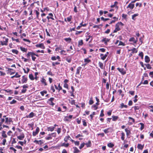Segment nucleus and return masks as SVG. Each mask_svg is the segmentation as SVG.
Masks as SVG:
<instances>
[{"mask_svg": "<svg viewBox=\"0 0 153 153\" xmlns=\"http://www.w3.org/2000/svg\"><path fill=\"white\" fill-rule=\"evenodd\" d=\"M33 52H28L26 55V56L27 57H29L30 56H31L32 59L33 61H35L36 59V57L35 56V55H33Z\"/></svg>", "mask_w": 153, "mask_h": 153, "instance_id": "obj_1", "label": "nucleus"}, {"mask_svg": "<svg viewBox=\"0 0 153 153\" xmlns=\"http://www.w3.org/2000/svg\"><path fill=\"white\" fill-rule=\"evenodd\" d=\"M54 100V98L51 97L48 100L47 102L49 105L53 106L55 105V103L53 102V101Z\"/></svg>", "mask_w": 153, "mask_h": 153, "instance_id": "obj_2", "label": "nucleus"}, {"mask_svg": "<svg viewBox=\"0 0 153 153\" xmlns=\"http://www.w3.org/2000/svg\"><path fill=\"white\" fill-rule=\"evenodd\" d=\"M12 119L10 117H6L5 118V123L7 125L10 124V122H12Z\"/></svg>", "mask_w": 153, "mask_h": 153, "instance_id": "obj_3", "label": "nucleus"}, {"mask_svg": "<svg viewBox=\"0 0 153 153\" xmlns=\"http://www.w3.org/2000/svg\"><path fill=\"white\" fill-rule=\"evenodd\" d=\"M131 51V53L129 54V57H131L132 56V54L134 53H137V50L136 48H134L131 50H128V51Z\"/></svg>", "mask_w": 153, "mask_h": 153, "instance_id": "obj_4", "label": "nucleus"}, {"mask_svg": "<svg viewBox=\"0 0 153 153\" xmlns=\"http://www.w3.org/2000/svg\"><path fill=\"white\" fill-rule=\"evenodd\" d=\"M117 69L120 72L122 75H124L126 74V71L123 68H118Z\"/></svg>", "mask_w": 153, "mask_h": 153, "instance_id": "obj_5", "label": "nucleus"}, {"mask_svg": "<svg viewBox=\"0 0 153 153\" xmlns=\"http://www.w3.org/2000/svg\"><path fill=\"white\" fill-rule=\"evenodd\" d=\"M27 81V78L25 75L22 76V79H21V82L22 83H26Z\"/></svg>", "mask_w": 153, "mask_h": 153, "instance_id": "obj_6", "label": "nucleus"}, {"mask_svg": "<svg viewBox=\"0 0 153 153\" xmlns=\"http://www.w3.org/2000/svg\"><path fill=\"white\" fill-rule=\"evenodd\" d=\"M115 27V28L113 31V33H117L118 31H120L121 30L119 26L117 24H116Z\"/></svg>", "mask_w": 153, "mask_h": 153, "instance_id": "obj_7", "label": "nucleus"}, {"mask_svg": "<svg viewBox=\"0 0 153 153\" xmlns=\"http://www.w3.org/2000/svg\"><path fill=\"white\" fill-rule=\"evenodd\" d=\"M8 42V39L7 38H5V41L2 42L1 41L0 42L2 45L3 46L4 45H7V43Z\"/></svg>", "mask_w": 153, "mask_h": 153, "instance_id": "obj_8", "label": "nucleus"}, {"mask_svg": "<svg viewBox=\"0 0 153 153\" xmlns=\"http://www.w3.org/2000/svg\"><path fill=\"white\" fill-rule=\"evenodd\" d=\"M128 119H129L128 122V124L129 125H131L133 124V123L135 122L134 119L131 117H129Z\"/></svg>", "mask_w": 153, "mask_h": 153, "instance_id": "obj_9", "label": "nucleus"}, {"mask_svg": "<svg viewBox=\"0 0 153 153\" xmlns=\"http://www.w3.org/2000/svg\"><path fill=\"white\" fill-rule=\"evenodd\" d=\"M110 40V39H108V38H103L101 40V42H104V44H105V45H107V42H109Z\"/></svg>", "mask_w": 153, "mask_h": 153, "instance_id": "obj_10", "label": "nucleus"}, {"mask_svg": "<svg viewBox=\"0 0 153 153\" xmlns=\"http://www.w3.org/2000/svg\"><path fill=\"white\" fill-rule=\"evenodd\" d=\"M39 128L37 127L36 128V131H33V135L34 136H36L39 132Z\"/></svg>", "mask_w": 153, "mask_h": 153, "instance_id": "obj_11", "label": "nucleus"}, {"mask_svg": "<svg viewBox=\"0 0 153 153\" xmlns=\"http://www.w3.org/2000/svg\"><path fill=\"white\" fill-rule=\"evenodd\" d=\"M36 46L37 47L43 49H44L45 48V47L43 43L37 44L36 45Z\"/></svg>", "mask_w": 153, "mask_h": 153, "instance_id": "obj_12", "label": "nucleus"}, {"mask_svg": "<svg viewBox=\"0 0 153 153\" xmlns=\"http://www.w3.org/2000/svg\"><path fill=\"white\" fill-rule=\"evenodd\" d=\"M40 81L45 86H46L48 85L46 79L44 78L43 77L40 80Z\"/></svg>", "mask_w": 153, "mask_h": 153, "instance_id": "obj_13", "label": "nucleus"}, {"mask_svg": "<svg viewBox=\"0 0 153 153\" xmlns=\"http://www.w3.org/2000/svg\"><path fill=\"white\" fill-rule=\"evenodd\" d=\"M128 41L130 42H133L134 44H136L137 42V40H135L134 37H131L130 38Z\"/></svg>", "mask_w": 153, "mask_h": 153, "instance_id": "obj_14", "label": "nucleus"}, {"mask_svg": "<svg viewBox=\"0 0 153 153\" xmlns=\"http://www.w3.org/2000/svg\"><path fill=\"white\" fill-rule=\"evenodd\" d=\"M25 137V135L23 133H22L21 134L17 136V138L19 140H22Z\"/></svg>", "mask_w": 153, "mask_h": 153, "instance_id": "obj_15", "label": "nucleus"}, {"mask_svg": "<svg viewBox=\"0 0 153 153\" xmlns=\"http://www.w3.org/2000/svg\"><path fill=\"white\" fill-rule=\"evenodd\" d=\"M98 65L99 67L102 69H105V65H104L101 62H99Z\"/></svg>", "mask_w": 153, "mask_h": 153, "instance_id": "obj_16", "label": "nucleus"}, {"mask_svg": "<svg viewBox=\"0 0 153 153\" xmlns=\"http://www.w3.org/2000/svg\"><path fill=\"white\" fill-rule=\"evenodd\" d=\"M111 131L112 129L111 128H107L103 130V131L105 134H107Z\"/></svg>", "mask_w": 153, "mask_h": 153, "instance_id": "obj_17", "label": "nucleus"}, {"mask_svg": "<svg viewBox=\"0 0 153 153\" xmlns=\"http://www.w3.org/2000/svg\"><path fill=\"white\" fill-rule=\"evenodd\" d=\"M34 116V113L33 112H31L29 115H27L26 117L27 118H31L33 117Z\"/></svg>", "mask_w": 153, "mask_h": 153, "instance_id": "obj_18", "label": "nucleus"}, {"mask_svg": "<svg viewBox=\"0 0 153 153\" xmlns=\"http://www.w3.org/2000/svg\"><path fill=\"white\" fill-rule=\"evenodd\" d=\"M134 4L131 3H130L127 7V8H129L131 10H132L134 7Z\"/></svg>", "mask_w": 153, "mask_h": 153, "instance_id": "obj_19", "label": "nucleus"}, {"mask_svg": "<svg viewBox=\"0 0 153 153\" xmlns=\"http://www.w3.org/2000/svg\"><path fill=\"white\" fill-rule=\"evenodd\" d=\"M100 56L101 59L103 60H104L107 57V55L105 54L104 55L103 54L101 53L100 54Z\"/></svg>", "mask_w": 153, "mask_h": 153, "instance_id": "obj_20", "label": "nucleus"}, {"mask_svg": "<svg viewBox=\"0 0 153 153\" xmlns=\"http://www.w3.org/2000/svg\"><path fill=\"white\" fill-rule=\"evenodd\" d=\"M112 120L113 121H116L119 118V117L118 116H116L113 115L112 116Z\"/></svg>", "mask_w": 153, "mask_h": 153, "instance_id": "obj_21", "label": "nucleus"}, {"mask_svg": "<svg viewBox=\"0 0 153 153\" xmlns=\"http://www.w3.org/2000/svg\"><path fill=\"white\" fill-rule=\"evenodd\" d=\"M113 19H114V20H112L109 23V24H111L112 23H114L116 21H117L118 18H117L116 17H114L113 18Z\"/></svg>", "mask_w": 153, "mask_h": 153, "instance_id": "obj_22", "label": "nucleus"}, {"mask_svg": "<svg viewBox=\"0 0 153 153\" xmlns=\"http://www.w3.org/2000/svg\"><path fill=\"white\" fill-rule=\"evenodd\" d=\"M85 145L86 146L87 148L91 147V143L90 140H89L88 143H85Z\"/></svg>", "mask_w": 153, "mask_h": 153, "instance_id": "obj_23", "label": "nucleus"}, {"mask_svg": "<svg viewBox=\"0 0 153 153\" xmlns=\"http://www.w3.org/2000/svg\"><path fill=\"white\" fill-rule=\"evenodd\" d=\"M144 144L142 145L141 144H138L137 146V148L138 149L142 150L144 147Z\"/></svg>", "mask_w": 153, "mask_h": 153, "instance_id": "obj_24", "label": "nucleus"}, {"mask_svg": "<svg viewBox=\"0 0 153 153\" xmlns=\"http://www.w3.org/2000/svg\"><path fill=\"white\" fill-rule=\"evenodd\" d=\"M121 134V139L122 140L124 141L125 140V134L124 132H122Z\"/></svg>", "mask_w": 153, "mask_h": 153, "instance_id": "obj_25", "label": "nucleus"}, {"mask_svg": "<svg viewBox=\"0 0 153 153\" xmlns=\"http://www.w3.org/2000/svg\"><path fill=\"white\" fill-rule=\"evenodd\" d=\"M145 62L146 63H149L150 61L149 57L148 56H146L145 58Z\"/></svg>", "mask_w": 153, "mask_h": 153, "instance_id": "obj_26", "label": "nucleus"}, {"mask_svg": "<svg viewBox=\"0 0 153 153\" xmlns=\"http://www.w3.org/2000/svg\"><path fill=\"white\" fill-rule=\"evenodd\" d=\"M125 131L126 132V135L128 136L130 135V134H131V131L130 130H128L127 128H126L125 129Z\"/></svg>", "mask_w": 153, "mask_h": 153, "instance_id": "obj_27", "label": "nucleus"}, {"mask_svg": "<svg viewBox=\"0 0 153 153\" xmlns=\"http://www.w3.org/2000/svg\"><path fill=\"white\" fill-rule=\"evenodd\" d=\"M84 60V62L85 63V65H86L88 63H89V62H91V60L89 59L88 58L85 59Z\"/></svg>", "mask_w": 153, "mask_h": 153, "instance_id": "obj_28", "label": "nucleus"}, {"mask_svg": "<svg viewBox=\"0 0 153 153\" xmlns=\"http://www.w3.org/2000/svg\"><path fill=\"white\" fill-rule=\"evenodd\" d=\"M71 138L69 136H66L64 139V140L65 142H67L68 141V140H71Z\"/></svg>", "mask_w": 153, "mask_h": 153, "instance_id": "obj_29", "label": "nucleus"}, {"mask_svg": "<svg viewBox=\"0 0 153 153\" xmlns=\"http://www.w3.org/2000/svg\"><path fill=\"white\" fill-rule=\"evenodd\" d=\"M82 22L80 24V25L77 27V30L79 29L82 26L85 27L86 26L87 24H82Z\"/></svg>", "mask_w": 153, "mask_h": 153, "instance_id": "obj_30", "label": "nucleus"}, {"mask_svg": "<svg viewBox=\"0 0 153 153\" xmlns=\"http://www.w3.org/2000/svg\"><path fill=\"white\" fill-rule=\"evenodd\" d=\"M34 12H35L36 15V18L38 19H39V15L40 14L39 12L36 10H34Z\"/></svg>", "mask_w": 153, "mask_h": 153, "instance_id": "obj_31", "label": "nucleus"}, {"mask_svg": "<svg viewBox=\"0 0 153 153\" xmlns=\"http://www.w3.org/2000/svg\"><path fill=\"white\" fill-rule=\"evenodd\" d=\"M21 75H19L18 74V72H16L15 74V75L12 76H11V78H13L14 77L16 78H19L20 77Z\"/></svg>", "mask_w": 153, "mask_h": 153, "instance_id": "obj_32", "label": "nucleus"}, {"mask_svg": "<svg viewBox=\"0 0 153 153\" xmlns=\"http://www.w3.org/2000/svg\"><path fill=\"white\" fill-rule=\"evenodd\" d=\"M54 127L50 126L47 127V131H54Z\"/></svg>", "mask_w": 153, "mask_h": 153, "instance_id": "obj_33", "label": "nucleus"}, {"mask_svg": "<svg viewBox=\"0 0 153 153\" xmlns=\"http://www.w3.org/2000/svg\"><path fill=\"white\" fill-rule=\"evenodd\" d=\"M124 107L126 108H127L128 107V106L126 105H124L123 103H122L120 104V108H122Z\"/></svg>", "mask_w": 153, "mask_h": 153, "instance_id": "obj_34", "label": "nucleus"}, {"mask_svg": "<svg viewBox=\"0 0 153 153\" xmlns=\"http://www.w3.org/2000/svg\"><path fill=\"white\" fill-rule=\"evenodd\" d=\"M1 136L4 138H6L7 137V136L5 133V131H2Z\"/></svg>", "mask_w": 153, "mask_h": 153, "instance_id": "obj_35", "label": "nucleus"}, {"mask_svg": "<svg viewBox=\"0 0 153 153\" xmlns=\"http://www.w3.org/2000/svg\"><path fill=\"white\" fill-rule=\"evenodd\" d=\"M11 71H13V69L11 68H8L7 71L9 72H11L10 75H12L15 74V71H14L13 72H12Z\"/></svg>", "mask_w": 153, "mask_h": 153, "instance_id": "obj_36", "label": "nucleus"}, {"mask_svg": "<svg viewBox=\"0 0 153 153\" xmlns=\"http://www.w3.org/2000/svg\"><path fill=\"white\" fill-rule=\"evenodd\" d=\"M107 146L109 148H112L114 146V144L110 142L108 144Z\"/></svg>", "mask_w": 153, "mask_h": 153, "instance_id": "obj_37", "label": "nucleus"}, {"mask_svg": "<svg viewBox=\"0 0 153 153\" xmlns=\"http://www.w3.org/2000/svg\"><path fill=\"white\" fill-rule=\"evenodd\" d=\"M20 49L21 51H22L25 52H26L27 50V48H26L22 47H20Z\"/></svg>", "mask_w": 153, "mask_h": 153, "instance_id": "obj_38", "label": "nucleus"}, {"mask_svg": "<svg viewBox=\"0 0 153 153\" xmlns=\"http://www.w3.org/2000/svg\"><path fill=\"white\" fill-rule=\"evenodd\" d=\"M94 102V101L93 100V97H91L90 98V99L89 101V104L91 105H92Z\"/></svg>", "mask_w": 153, "mask_h": 153, "instance_id": "obj_39", "label": "nucleus"}, {"mask_svg": "<svg viewBox=\"0 0 153 153\" xmlns=\"http://www.w3.org/2000/svg\"><path fill=\"white\" fill-rule=\"evenodd\" d=\"M12 52L14 54H18L19 53V51L17 50L16 49H12Z\"/></svg>", "mask_w": 153, "mask_h": 153, "instance_id": "obj_40", "label": "nucleus"}, {"mask_svg": "<svg viewBox=\"0 0 153 153\" xmlns=\"http://www.w3.org/2000/svg\"><path fill=\"white\" fill-rule=\"evenodd\" d=\"M47 91L46 90H44L40 92V93L42 96H44L45 94H46Z\"/></svg>", "mask_w": 153, "mask_h": 153, "instance_id": "obj_41", "label": "nucleus"}, {"mask_svg": "<svg viewBox=\"0 0 153 153\" xmlns=\"http://www.w3.org/2000/svg\"><path fill=\"white\" fill-rule=\"evenodd\" d=\"M139 15V14L138 13L134 14L132 16V19L134 20H135V17Z\"/></svg>", "mask_w": 153, "mask_h": 153, "instance_id": "obj_42", "label": "nucleus"}, {"mask_svg": "<svg viewBox=\"0 0 153 153\" xmlns=\"http://www.w3.org/2000/svg\"><path fill=\"white\" fill-rule=\"evenodd\" d=\"M62 49V46L61 45H59L58 47H57L55 49V51H59V50H61Z\"/></svg>", "mask_w": 153, "mask_h": 153, "instance_id": "obj_43", "label": "nucleus"}, {"mask_svg": "<svg viewBox=\"0 0 153 153\" xmlns=\"http://www.w3.org/2000/svg\"><path fill=\"white\" fill-rule=\"evenodd\" d=\"M148 108L150 109V111L153 112V105L149 106L148 107Z\"/></svg>", "mask_w": 153, "mask_h": 153, "instance_id": "obj_44", "label": "nucleus"}, {"mask_svg": "<svg viewBox=\"0 0 153 153\" xmlns=\"http://www.w3.org/2000/svg\"><path fill=\"white\" fill-rule=\"evenodd\" d=\"M144 65L146 66L147 68L148 69H150L152 68V67L151 66V65L149 64H145Z\"/></svg>", "mask_w": 153, "mask_h": 153, "instance_id": "obj_45", "label": "nucleus"}, {"mask_svg": "<svg viewBox=\"0 0 153 153\" xmlns=\"http://www.w3.org/2000/svg\"><path fill=\"white\" fill-rule=\"evenodd\" d=\"M64 39L66 42H68L69 43L71 42V39L70 37L65 38Z\"/></svg>", "mask_w": 153, "mask_h": 153, "instance_id": "obj_46", "label": "nucleus"}, {"mask_svg": "<svg viewBox=\"0 0 153 153\" xmlns=\"http://www.w3.org/2000/svg\"><path fill=\"white\" fill-rule=\"evenodd\" d=\"M83 44V43L82 40H80L78 42V46L82 45Z\"/></svg>", "mask_w": 153, "mask_h": 153, "instance_id": "obj_47", "label": "nucleus"}, {"mask_svg": "<svg viewBox=\"0 0 153 153\" xmlns=\"http://www.w3.org/2000/svg\"><path fill=\"white\" fill-rule=\"evenodd\" d=\"M69 145V144L68 143H63L61 145L62 146H64V147H67Z\"/></svg>", "mask_w": 153, "mask_h": 153, "instance_id": "obj_48", "label": "nucleus"}, {"mask_svg": "<svg viewBox=\"0 0 153 153\" xmlns=\"http://www.w3.org/2000/svg\"><path fill=\"white\" fill-rule=\"evenodd\" d=\"M139 124L141 126L140 127V130L141 131L144 128V124L142 123H140Z\"/></svg>", "mask_w": 153, "mask_h": 153, "instance_id": "obj_49", "label": "nucleus"}, {"mask_svg": "<svg viewBox=\"0 0 153 153\" xmlns=\"http://www.w3.org/2000/svg\"><path fill=\"white\" fill-rule=\"evenodd\" d=\"M118 4V2L117 1H115L114 2V4L112 5H111L110 6V7L111 8H114V7H115L116 6V5H117Z\"/></svg>", "mask_w": 153, "mask_h": 153, "instance_id": "obj_50", "label": "nucleus"}, {"mask_svg": "<svg viewBox=\"0 0 153 153\" xmlns=\"http://www.w3.org/2000/svg\"><path fill=\"white\" fill-rule=\"evenodd\" d=\"M125 44L122 42L121 41H120L119 42V44L118 45V46L122 45L123 46H125Z\"/></svg>", "mask_w": 153, "mask_h": 153, "instance_id": "obj_51", "label": "nucleus"}, {"mask_svg": "<svg viewBox=\"0 0 153 153\" xmlns=\"http://www.w3.org/2000/svg\"><path fill=\"white\" fill-rule=\"evenodd\" d=\"M82 122L83 123V125L84 126H87V123L86 121L84 119L82 120Z\"/></svg>", "mask_w": 153, "mask_h": 153, "instance_id": "obj_52", "label": "nucleus"}, {"mask_svg": "<svg viewBox=\"0 0 153 153\" xmlns=\"http://www.w3.org/2000/svg\"><path fill=\"white\" fill-rule=\"evenodd\" d=\"M60 54H61L64 55H66V51L64 50H62L60 52Z\"/></svg>", "mask_w": 153, "mask_h": 153, "instance_id": "obj_53", "label": "nucleus"}, {"mask_svg": "<svg viewBox=\"0 0 153 153\" xmlns=\"http://www.w3.org/2000/svg\"><path fill=\"white\" fill-rule=\"evenodd\" d=\"M29 78L31 80H33L34 78L32 74H31L29 75Z\"/></svg>", "mask_w": 153, "mask_h": 153, "instance_id": "obj_54", "label": "nucleus"}, {"mask_svg": "<svg viewBox=\"0 0 153 153\" xmlns=\"http://www.w3.org/2000/svg\"><path fill=\"white\" fill-rule=\"evenodd\" d=\"M0 123L2 124H3V123L5 121V119L1 117V118H0Z\"/></svg>", "mask_w": 153, "mask_h": 153, "instance_id": "obj_55", "label": "nucleus"}, {"mask_svg": "<svg viewBox=\"0 0 153 153\" xmlns=\"http://www.w3.org/2000/svg\"><path fill=\"white\" fill-rule=\"evenodd\" d=\"M85 145V143H82L80 144V145L79 146V148L80 149H82V148H83L84 147Z\"/></svg>", "mask_w": 153, "mask_h": 153, "instance_id": "obj_56", "label": "nucleus"}, {"mask_svg": "<svg viewBox=\"0 0 153 153\" xmlns=\"http://www.w3.org/2000/svg\"><path fill=\"white\" fill-rule=\"evenodd\" d=\"M139 56H140L141 57V58L142 59H143V52H140L139 54Z\"/></svg>", "mask_w": 153, "mask_h": 153, "instance_id": "obj_57", "label": "nucleus"}, {"mask_svg": "<svg viewBox=\"0 0 153 153\" xmlns=\"http://www.w3.org/2000/svg\"><path fill=\"white\" fill-rule=\"evenodd\" d=\"M51 90L52 91V92L53 93L55 91V90L54 88V87L53 85H51Z\"/></svg>", "mask_w": 153, "mask_h": 153, "instance_id": "obj_58", "label": "nucleus"}, {"mask_svg": "<svg viewBox=\"0 0 153 153\" xmlns=\"http://www.w3.org/2000/svg\"><path fill=\"white\" fill-rule=\"evenodd\" d=\"M47 74L49 75H51V76H53L54 75V74H53L52 73V72L50 71L47 72Z\"/></svg>", "mask_w": 153, "mask_h": 153, "instance_id": "obj_59", "label": "nucleus"}, {"mask_svg": "<svg viewBox=\"0 0 153 153\" xmlns=\"http://www.w3.org/2000/svg\"><path fill=\"white\" fill-rule=\"evenodd\" d=\"M72 17L71 16H69L67 18V21L68 22H70L71 21Z\"/></svg>", "mask_w": 153, "mask_h": 153, "instance_id": "obj_60", "label": "nucleus"}, {"mask_svg": "<svg viewBox=\"0 0 153 153\" xmlns=\"http://www.w3.org/2000/svg\"><path fill=\"white\" fill-rule=\"evenodd\" d=\"M17 102V101L16 100H13L12 101L10 102V104H13L16 103Z\"/></svg>", "mask_w": 153, "mask_h": 153, "instance_id": "obj_61", "label": "nucleus"}, {"mask_svg": "<svg viewBox=\"0 0 153 153\" xmlns=\"http://www.w3.org/2000/svg\"><path fill=\"white\" fill-rule=\"evenodd\" d=\"M69 120L70 119L68 117V116L65 117L64 119L65 121H69Z\"/></svg>", "mask_w": 153, "mask_h": 153, "instance_id": "obj_62", "label": "nucleus"}, {"mask_svg": "<svg viewBox=\"0 0 153 153\" xmlns=\"http://www.w3.org/2000/svg\"><path fill=\"white\" fill-rule=\"evenodd\" d=\"M6 142V140L5 139H4L3 140L2 143H1V145L3 144V145H5V143Z\"/></svg>", "mask_w": 153, "mask_h": 153, "instance_id": "obj_63", "label": "nucleus"}, {"mask_svg": "<svg viewBox=\"0 0 153 153\" xmlns=\"http://www.w3.org/2000/svg\"><path fill=\"white\" fill-rule=\"evenodd\" d=\"M127 17V15L125 14H123L122 15V17L123 19H126Z\"/></svg>", "mask_w": 153, "mask_h": 153, "instance_id": "obj_64", "label": "nucleus"}]
</instances>
